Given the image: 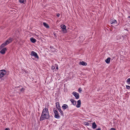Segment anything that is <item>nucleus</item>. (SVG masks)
Segmentation results:
<instances>
[{
    "instance_id": "16",
    "label": "nucleus",
    "mask_w": 130,
    "mask_h": 130,
    "mask_svg": "<svg viewBox=\"0 0 130 130\" xmlns=\"http://www.w3.org/2000/svg\"><path fill=\"white\" fill-rule=\"evenodd\" d=\"M30 40L31 42L33 43H35L36 41V39L32 37L30 38Z\"/></svg>"
},
{
    "instance_id": "11",
    "label": "nucleus",
    "mask_w": 130,
    "mask_h": 130,
    "mask_svg": "<svg viewBox=\"0 0 130 130\" xmlns=\"http://www.w3.org/2000/svg\"><path fill=\"white\" fill-rule=\"evenodd\" d=\"M70 101L74 105H75L76 103V101L74 99H70Z\"/></svg>"
},
{
    "instance_id": "32",
    "label": "nucleus",
    "mask_w": 130,
    "mask_h": 130,
    "mask_svg": "<svg viewBox=\"0 0 130 130\" xmlns=\"http://www.w3.org/2000/svg\"><path fill=\"white\" fill-rule=\"evenodd\" d=\"M101 129L100 128H99L97 129H96L95 130H101Z\"/></svg>"
},
{
    "instance_id": "30",
    "label": "nucleus",
    "mask_w": 130,
    "mask_h": 130,
    "mask_svg": "<svg viewBox=\"0 0 130 130\" xmlns=\"http://www.w3.org/2000/svg\"><path fill=\"white\" fill-rule=\"evenodd\" d=\"M60 15V14L59 13H58L57 14V17H59V16Z\"/></svg>"
},
{
    "instance_id": "9",
    "label": "nucleus",
    "mask_w": 130,
    "mask_h": 130,
    "mask_svg": "<svg viewBox=\"0 0 130 130\" xmlns=\"http://www.w3.org/2000/svg\"><path fill=\"white\" fill-rule=\"evenodd\" d=\"M81 104V102L80 100H78L77 101V104L76 105V107L77 108L80 107V106Z\"/></svg>"
},
{
    "instance_id": "33",
    "label": "nucleus",
    "mask_w": 130,
    "mask_h": 130,
    "mask_svg": "<svg viewBox=\"0 0 130 130\" xmlns=\"http://www.w3.org/2000/svg\"><path fill=\"white\" fill-rule=\"evenodd\" d=\"M56 69L58 70V67H56Z\"/></svg>"
},
{
    "instance_id": "14",
    "label": "nucleus",
    "mask_w": 130,
    "mask_h": 130,
    "mask_svg": "<svg viewBox=\"0 0 130 130\" xmlns=\"http://www.w3.org/2000/svg\"><path fill=\"white\" fill-rule=\"evenodd\" d=\"M97 127V125L95 122H94L92 124V128L93 129H95Z\"/></svg>"
},
{
    "instance_id": "23",
    "label": "nucleus",
    "mask_w": 130,
    "mask_h": 130,
    "mask_svg": "<svg viewBox=\"0 0 130 130\" xmlns=\"http://www.w3.org/2000/svg\"><path fill=\"white\" fill-rule=\"evenodd\" d=\"M84 124L88 126L89 125V123H88L87 122H84Z\"/></svg>"
},
{
    "instance_id": "35",
    "label": "nucleus",
    "mask_w": 130,
    "mask_h": 130,
    "mask_svg": "<svg viewBox=\"0 0 130 130\" xmlns=\"http://www.w3.org/2000/svg\"><path fill=\"white\" fill-rule=\"evenodd\" d=\"M128 18H130V16H128Z\"/></svg>"
},
{
    "instance_id": "29",
    "label": "nucleus",
    "mask_w": 130,
    "mask_h": 130,
    "mask_svg": "<svg viewBox=\"0 0 130 130\" xmlns=\"http://www.w3.org/2000/svg\"><path fill=\"white\" fill-rule=\"evenodd\" d=\"M115 129L114 128H112L110 129V130H115Z\"/></svg>"
},
{
    "instance_id": "19",
    "label": "nucleus",
    "mask_w": 130,
    "mask_h": 130,
    "mask_svg": "<svg viewBox=\"0 0 130 130\" xmlns=\"http://www.w3.org/2000/svg\"><path fill=\"white\" fill-rule=\"evenodd\" d=\"M26 0H19V2L21 3L25 4L26 2Z\"/></svg>"
},
{
    "instance_id": "24",
    "label": "nucleus",
    "mask_w": 130,
    "mask_h": 130,
    "mask_svg": "<svg viewBox=\"0 0 130 130\" xmlns=\"http://www.w3.org/2000/svg\"><path fill=\"white\" fill-rule=\"evenodd\" d=\"M57 109H56L55 108H54L53 109V111H54V113H55L56 112H57Z\"/></svg>"
},
{
    "instance_id": "7",
    "label": "nucleus",
    "mask_w": 130,
    "mask_h": 130,
    "mask_svg": "<svg viewBox=\"0 0 130 130\" xmlns=\"http://www.w3.org/2000/svg\"><path fill=\"white\" fill-rule=\"evenodd\" d=\"M7 50V48L6 47L2 48L0 51V53L3 55H4L5 53V51Z\"/></svg>"
},
{
    "instance_id": "22",
    "label": "nucleus",
    "mask_w": 130,
    "mask_h": 130,
    "mask_svg": "<svg viewBox=\"0 0 130 130\" xmlns=\"http://www.w3.org/2000/svg\"><path fill=\"white\" fill-rule=\"evenodd\" d=\"M24 90L25 89L23 88H22L21 89H20V91L22 92H23L24 91Z\"/></svg>"
},
{
    "instance_id": "17",
    "label": "nucleus",
    "mask_w": 130,
    "mask_h": 130,
    "mask_svg": "<svg viewBox=\"0 0 130 130\" xmlns=\"http://www.w3.org/2000/svg\"><path fill=\"white\" fill-rule=\"evenodd\" d=\"M43 24L44 26L46 28H49V26L45 22H44L43 23Z\"/></svg>"
},
{
    "instance_id": "26",
    "label": "nucleus",
    "mask_w": 130,
    "mask_h": 130,
    "mask_svg": "<svg viewBox=\"0 0 130 130\" xmlns=\"http://www.w3.org/2000/svg\"><path fill=\"white\" fill-rule=\"evenodd\" d=\"M126 88L128 89L129 88H130V86H129L128 85H126Z\"/></svg>"
},
{
    "instance_id": "6",
    "label": "nucleus",
    "mask_w": 130,
    "mask_h": 130,
    "mask_svg": "<svg viewBox=\"0 0 130 130\" xmlns=\"http://www.w3.org/2000/svg\"><path fill=\"white\" fill-rule=\"evenodd\" d=\"M72 94L75 96L76 99H78L79 98V96L78 93L75 92L74 91L72 92Z\"/></svg>"
},
{
    "instance_id": "3",
    "label": "nucleus",
    "mask_w": 130,
    "mask_h": 130,
    "mask_svg": "<svg viewBox=\"0 0 130 130\" xmlns=\"http://www.w3.org/2000/svg\"><path fill=\"white\" fill-rule=\"evenodd\" d=\"M6 71L4 70H0V78L2 79V77L6 74Z\"/></svg>"
},
{
    "instance_id": "34",
    "label": "nucleus",
    "mask_w": 130,
    "mask_h": 130,
    "mask_svg": "<svg viewBox=\"0 0 130 130\" xmlns=\"http://www.w3.org/2000/svg\"><path fill=\"white\" fill-rule=\"evenodd\" d=\"M20 87V86H18V87H15V88H19Z\"/></svg>"
},
{
    "instance_id": "13",
    "label": "nucleus",
    "mask_w": 130,
    "mask_h": 130,
    "mask_svg": "<svg viewBox=\"0 0 130 130\" xmlns=\"http://www.w3.org/2000/svg\"><path fill=\"white\" fill-rule=\"evenodd\" d=\"M111 58L110 57H108L105 60V61L108 64L110 63Z\"/></svg>"
},
{
    "instance_id": "27",
    "label": "nucleus",
    "mask_w": 130,
    "mask_h": 130,
    "mask_svg": "<svg viewBox=\"0 0 130 130\" xmlns=\"http://www.w3.org/2000/svg\"><path fill=\"white\" fill-rule=\"evenodd\" d=\"M53 34L54 35V36L56 38L57 37V36L56 34V33L55 32H54L53 33Z\"/></svg>"
},
{
    "instance_id": "12",
    "label": "nucleus",
    "mask_w": 130,
    "mask_h": 130,
    "mask_svg": "<svg viewBox=\"0 0 130 130\" xmlns=\"http://www.w3.org/2000/svg\"><path fill=\"white\" fill-rule=\"evenodd\" d=\"M110 23L112 24L116 25L117 24V22L115 20H112L110 21Z\"/></svg>"
},
{
    "instance_id": "18",
    "label": "nucleus",
    "mask_w": 130,
    "mask_h": 130,
    "mask_svg": "<svg viewBox=\"0 0 130 130\" xmlns=\"http://www.w3.org/2000/svg\"><path fill=\"white\" fill-rule=\"evenodd\" d=\"M58 109L59 111L60 112L61 114V115L62 116L63 115V112L61 110V108H58Z\"/></svg>"
},
{
    "instance_id": "21",
    "label": "nucleus",
    "mask_w": 130,
    "mask_h": 130,
    "mask_svg": "<svg viewBox=\"0 0 130 130\" xmlns=\"http://www.w3.org/2000/svg\"><path fill=\"white\" fill-rule=\"evenodd\" d=\"M126 82L128 84H130V78H128L127 79Z\"/></svg>"
},
{
    "instance_id": "28",
    "label": "nucleus",
    "mask_w": 130,
    "mask_h": 130,
    "mask_svg": "<svg viewBox=\"0 0 130 130\" xmlns=\"http://www.w3.org/2000/svg\"><path fill=\"white\" fill-rule=\"evenodd\" d=\"M51 68L52 70H54L55 69V67L54 66H52V67Z\"/></svg>"
},
{
    "instance_id": "1",
    "label": "nucleus",
    "mask_w": 130,
    "mask_h": 130,
    "mask_svg": "<svg viewBox=\"0 0 130 130\" xmlns=\"http://www.w3.org/2000/svg\"><path fill=\"white\" fill-rule=\"evenodd\" d=\"M50 118V116L48 109L46 107H45L43 110L40 120L42 121L45 119L48 120Z\"/></svg>"
},
{
    "instance_id": "31",
    "label": "nucleus",
    "mask_w": 130,
    "mask_h": 130,
    "mask_svg": "<svg viewBox=\"0 0 130 130\" xmlns=\"http://www.w3.org/2000/svg\"><path fill=\"white\" fill-rule=\"evenodd\" d=\"M5 130H10V129L8 128H6Z\"/></svg>"
},
{
    "instance_id": "2",
    "label": "nucleus",
    "mask_w": 130,
    "mask_h": 130,
    "mask_svg": "<svg viewBox=\"0 0 130 130\" xmlns=\"http://www.w3.org/2000/svg\"><path fill=\"white\" fill-rule=\"evenodd\" d=\"M13 40V38H9L7 40L2 44L0 46V50H1L3 47L7 45L10 43Z\"/></svg>"
},
{
    "instance_id": "5",
    "label": "nucleus",
    "mask_w": 130,
    "mask_h": 130,
    "mask_svg": "<svg viewBox=\"0 0 130 130\" xmlns=\"http://www.w3.org/2000/svg\"><path fill=\"white\" fill-rule=\"evenodd\" d=\"M60 27L62 29V31L64 33H66L67 32L66 26L63 24H62L60 25Z\"/></svg>"
},
{
    "instance_id": "8",
    "label": "nucleus",
    "mask_w": 130,
    "mask_h": 130,
    "mask_svg": "<svg viewBox=\"0 0 130 130\" xmlns=\"http://www.w3.org/2000/svg\"><path fill=\"white\" fill-rule=\"evenodd\" d=\"M55 114L54 117L55 118L57 119H59L60 118V116L58 114V112H57L54 113Z\"/></svg>"
},
{
    "instance_id": "10",
    "label": "nucleus",
    "mask_w": 130,
    "mask_h": 130,
    "mask_svg": "<svg viewBox=\"0 0 130 130\" xmlns=\"http://www.w3.org/2000/svg\"><path fill=\"white\" fill-rule=\"evenodd\" d=\"M79 64L82 65L83 66H86L87 65V63L86 62L83 61L79 62Z\"/></svg>"
},
{
    "instance_id": "4",
    "label": "nucleus",
    "mask_w": 130,
    "mask_h": 130,
    "mask_svg": "<svg viewBox=\"0 0 130 130\" xmlns=\"http://www.w3.org/2000/svg\"><path fill=\"white\" fill-rule=\"evenodd\" d=\"M31 55L32 56H34L35 58L37 59H39V57L38 56L37 54L35 52L32 51L31 52Z\"/></svg>"
},
{
    "instance_id": "15",
    "label": "nucleus",
    "mask_w": 130,
    "mask_h": 130,
    "mask_svg": "<svg viewBox=\"0 0 130 130\" xmlns=\"http://www.w3.org/2000/svg\"><path fill=\"white\" fill-rule=\"evenodd\" d=\"M68 107V105H67L66 104H64L62 106V108L64 110L66 109V108H67Z\"/></svg>"
},
{
    "instance_id": "20",
    "label": "nucleus",
    "mask_w": 130,
    "mask_h": 130,
    "mask_svg": "<svg viewBox=\"0 0 130 130\" xmlns=\"http://www.w3.org/2000/svg\"><path fill=\"white\" fill-rule=\"evenodd\" d=\"M56 108L57 109L58 108H60V106L59 105V103L58 102H57L56 103Z\"/></svg>"
},
{
    "instance_id": "25",
    "label": "nucleus",
    "mask_w": 130,
    "mask_h": 130,
    "mask_svg": "<svg viewBox=\"0 0 130 130\" xmlns=\"http://www.w3.org/2000/svg\"><path fill=\"white\" fill-rule=\"evenodd\" d=\"M78 91L80 93L81 92L82 90L80 88H79V89H78Z\"/></svg>"
}]
</instances>
